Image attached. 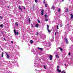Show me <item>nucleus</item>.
<instances>
[{"mask_svg":"<svg viewBox=\"0 0 73 73\" xmlns=\"http://www.w3.org/2000/svg\"><path fill=\"white\" fill-rule=\"evenodd\" d=\"M14 32L15 35H17H17H19V32H17L16 33V29H15L14 30Z\"/></svg>","mask_w":73,"mask_h":73,"instance_id":"nucleus-1","label":"nucleus"},{"mask_svg":"<svg viewBox=\"0 0 73 73\" xmlns=\"http://www.w3.org/2000/svg\"><path fill=\"white\" fill-rule=\"evenodd\" d=\"M53 58V56L52 55H50L49 57L48 58V59H50V60H52V58Z\"/></svg>","mask_w":73,"mask_h":73,"instance_id":"nucleus-2","label":"nucleus"},{"mask_svg":"<svg viewBox=\"0 0 73 73\" xmlns=\"http://www.w3.org/2000/svg\"><path fill=\"white\" fill-rule=\"evenodd\" d=\"M5 53L6 54L7 56V58H9V55H8V52H5Z\"/></svg>","mask_w":73,"mask_h":73,"instance_id":"nucleus-3","label":"nucleus"},{"mask_svg":"<svg viewBox=\"0 0 73 73\" xmlns=\"http://www.w3.org/2000/svg\"><path fill=\"white\" fill-rule=\"evenodd\" d=\"M65 39L66 40V44H68V39H67L66 38H65Z\"/></svg>","mask_w":73,"mask_h":73,"instance_id":"nucleus-4","label":"nucleus"},{"mask_svg":"<svg viewBox=\"0 0 73 73\" xmlns=\"http://www.w3.org/2000/svg\"><path fill=\"white\" fill-rule=\"evenodd\" d=\"M57 71H58V72L59 73H60V72H61V70H59V68H57Z\"/></svg>","mask_w":73,"mask_h":73,"instance_id":"nucleus-5","label":"nucleus"},{"mask_svg":"<svg viewBox=\"0 0 73 73\" xmlns=\"http://www.w3.org/2000/svg\"><path fill=\"white\" fill-rule=\"evenodd\" d=\"M35 27H36L37 28H38V24L37 23L35 25Z\"/></svg>","mask_w":73,"mask_h":73,"instance_id":"nucleus-6","label":"nucleus"},{"mask_svg":"<svg viewBox=\"0 0 73 73\" xmlns=\"http://www.w3.org/2000/svg\"><path fill=\"white\" fill-rule=\"evenodd\" d=\"M38 49H40V50L41 51H42V50H43V49L42 48H39V47H38Z\"/></svg>","mask_w":73,"mask_h":73,"instance_id":"nucleus-7","label":"nucleus"},{"mask_svg":"<svg viewBox=\"0 0 73 73\" xmlns=\"http://www.w3.org/2000/svg\"><path fill=\"white\" fill-rule=\"evenodd\" d=\"M41 15H43V13L44 12V10H42L41 11Z\"/></svg>","mask_w":73,"mask_h":73,"instance_id":"nucleus-8","label":"nucleus"},{"mask_svg":"<svg viewBox=\"0 0 73 73\" xmlns=\"http://www.w3.org/2000/svg\"><path fill=\"white\" fill-rule=\"evenodd\" d=\"M69 11V9L68 8L66 9V11H65V12H68Z\"/></svg>","mask_w":73,"mask_h":73,"instance_id":"nucleus-9","label":"nucleus"},{"mask_svg":"<svg viewBox=\"0 0 73 73\" xmlns=\"http://www.w3.org/2000/svg\"><path fill=\"white\" fill-rule=\"evenodd\" d=\"M44 17H45V18H47L48 17V15L46 14L44 15Z\"/></svg>","mask_w":73,"mask_h":73,"instance_id":"nucleus-10","label":"nucleus"},{"mask_svg":"<svg viewBox=\"0 0 73 73\" xmlns=\"http://www.w3.org/2000/svg\"><path fill=\"white\" fill-rule=\"evenodd\" d=\"M47 29H49V25H47Z\"/></svg>","mask_w":73,"mask_h":73,"instance_id":"nucleus-11","label":"nucleus"},{"mask_svg":"<svg viewBox=\"0 0 73 73\" xmlns=\"http://www.w3.org/2000/svg\"><path fill=\"white\" fill-rule=\"evenodd\" d=\"M62 73H66V72H65V70H63L62 71Z\"/></svg>","mask_w":73,"mask_h":73,"instance_id":"nucleus-12","label":"nucleus"},{"mask_svg":"<svg viewBox=\"0 0 73 73\" xmlns=\"http://www.w3.org/2000/svg\"><path fill=\"white\" fill-rule=\"evenodd\" d=\"M47 30L48 31L49 33H50V32H51V31H50V30H49V29H47Z\"/></svg>","mask_w":73,"mask_h":73,"instance_id":"nucleus-13","label":"nucleus"},{"mask_svg":"<svg viewBox=\"0 0 73 73\" xmlns=\"http://www.w3.org/2000/svg\"><path fill=\"white\" fill-rule=\"evenodd\" d=\"M19 9H21V11H22V8H21L19 6Z\"/></svg>","mask_w":73,"mask_h":73,"instance_id":"nucleus-14","label":"nucleus"},{"mask_svg":"<svg viewBox=\"0 0 73 73\" xmlns=\"http://www.w3.org/2000/svg\"><path fill=\"white\" fill-rule=\"evenodd\" d=\"M51 9H54V6H52L51 8Z\"/></svg>","mask_w":73,"mask_h":73,"instance_id":"nucleus-15","label":"nucleus"},{"mask_svg":"<svg viewBox=\"0 0 73 73\" xmlns=\"http://www.w3.org/2000/svg\"><path fill=\"white\" fill-rule=\"evenodd\" d=\"M59 49L61 51V52H62V50H63L62 49L61 47H60Z\"/></svg>","mask_w":73,"mask_h":73,"instance_id":"nucleus-16","label":"nucleus"},{"mask_svg":"<svg viewBox=\"0 0 73 73\" xmlns=\"http://www.w3.org/2000/svg\"><path fill=\"white\" fill-rule=\"evenodd\" d=\"M30 42L31 44H32L33 43V41L32 40H30Z\"/></svg>","mask_w":73,"mask_h":73,"instance_id":"nucleus-17","label":"nucleus"},{"mask_svg":"<svg viewBox=\"0 0 73 73\" xmlns=\"http://www.w3.org/2000/svg\"><path fill=\"white\" fill-rule=\"evenodd\" d=\"M3 24H1V25H0V27H1V28H3Z\"/></svg>","mask_w":73,"mask_h":73,"instance_id":"nucleus-18","label":"nucleus"},{"mask_svg":"<svg viewBox=\"0 0 73 73\" xmlns=\"http://www.w3.org/2000/svg\"><path fill=\"white\" fill-rule=\"evenodd\" d=\"M4 52L2 53L1 57H3L4 56Z\"/></svg>","mask_w":73,"mask_h":73,"instance_id":"nucleus-19","label":"nucleus"},{"mask_svg":"<svg viewBox=\"0 0 73 73\" xmlns=\"http://www.w3.org/2000/svg\"><path fill=\"white\" fill-rule=\"evenodd\" d=\"M60 11H61V9H60L58 8V12H60Z\"/></svg>","mask_w":73,"mask_h":73,"instance_id":"nucleus-20","label":"nucleus"},{"mask_svg":"<svg viewBox=\"0 0 73 73\" xmlns=\"http://www.w3.org/2000/svg\"><path fill=\"white\" fill-rule=\"evenodd\" d=\"M56 58H59V57H58V55H56Z\"/></svg>","mask_w":73,"mask_h":73,"instance_id":"nucleus-21","label":"nucleus"},{"mask_svg":"<svg viewBox=\"0 0 73 73\" xmlns=\"http://www.w3.org/2000/svg\"><path fill=\"white\" fill-rule=\"evenodd\" d=\"M29 23H31V19H30V18L29 19Z\"/></svg>","mask_w":73,"mask_h":73,"instance_id":"nucleus-22","label":"nucleus"},{"mask_svg":"<svg viewBox=\"0 0 73 73\" xmlns=\"http://www.w3.org/2000/svg\"><path fill=\"white\" fill-rule=\"evenodd\" d=\"M37 20L38 23H40V21L39 20H38V19H37Z\"/></svg>","mask_w":73,"mask_h":73,"instance_id":"nucleus-23","label":"nucleus"},{"mask_svg":"<svg viewBox=\"0 0 73 73\" xmlns=\"http://www.w3.org/2000/svg\"><path fill=\"white\" fill-rule=\"evenodd\" d=\"M15 25H17V26H18V24H17V22L15 23Z\"/></svg>","mask_w":73,"mask_h":73,"instance_id":"nucleus-24","label":"nucleus"},{"mask_svg":"<svg viewBox=\"0 0 73 73\" xmlns=\"http://www.w3.org/2000/svg\"><path fill=\"white\" fill-rule=\"evenodd\" d=\"M38 35V32H37L36 35V36H37Z\"/></svg>","mask_w":73,"mask_h":73,"instance_id":"nucleus-25","label":"nucleus"},{"mask_svg":"<svg viewBox=\"0 0 73 73\" xmlns=\"http://www.w3.org/2000/svg\"><path fill=\"white\" fill-rule=\"evenodd\" d=\"M45 0H44V2L43 3V4H45Z\"/></svg>","mask_w":73,"mask_h":73,"instance_id":"nucleus-26","label":"nucleus"},{"mask_svg":"<svg viewBox=\"0 0 73 73\" xmlns=\"http://www.w3.org/2000/svg\"><path fill=\"white\" fill-rule=\"evenodd\" d=\"M45 7H47V4H45Z\"/></svg>","mask_w":73,"mask_h":73,"instance_id":"nucleus-27","label":"nucleus"},{"mask_svg":"<svg viewBox=\"0 0 73 73\" xmlns=\"http://www.w3.org/2000/svg\"><path fill=\"white\" fill-rule=\"evenodd\" d=\"M48 19H46L45 21H48Z\"/></svg>","mask_w":73,"mask_h":73,"instance_id":"nucleus-28","label":"nucleus"},{"mask_svg":"<svg viewBox=\"0 0 73 73\" xmlns=\"http://www.w3.org/2000/svg\"><path fill=\"white\" fill-rule=\"evenodd\" d=\"M35 3H37V0H35Z\"/></svg>","mask_w":73,"mask_h":73,"instance_id":"nucleus-29","label":"nucleus"},{"mask_svg":"<svg viewBox=\"0 0 73 73\" xmlns=\"http://www.w3.org/2000/svg\"><path fill=\"white\" fill-rule=\"evenodd\" d=\"M44 69H46V67L45 66H44Z\"/></svg>","mask_w":73,"mask_h":73,"instance_id":"nucleus-30","label":"nucleus"},{"mask_svg":"<svg viewBox=\"0 0 73 73\" xmlns=\"http://www.w3.org/2000/svg\"><path fill=\"white\" fill-rule=\"evenodd\" d=\"M57 29H58V25L57 26Z\"/></svg>","mask_w":73,"mask_h":73,"instance_id":"nucleus-31","label":"nucleus"},{"mask_svg":"<svg viewBox=\"0 0 73 73\" xmlns=\"http://www.w3.org/2000/svg\"><path fill=\"white\" fill-rule=\"evenodd\" d=\"M3 39L4 40H5V41H6V40L5 39V38H4Z\"/></svg>","mask_w":73,"mask_h":73,"instance_id":"nucleus-32","label":"nucleus"},{"mask_svg":"<svg viewBox=\"0 0 73 73\" xmlns=\"http://www.w3.org/2000/svg\"><path fill=\"white\" fill-rule=\"evenodd\" d=\"M56 34H57V32H56L55 34V35H56Z\"/></svg>","mask_w":73,"mask_h":73,"instance_id":"nucleus-33","label":"nucleus"},{"mask_svg":"<svg viewBox=\"0 0 73 73\" xmlns=\"http://www.w3.org/2000/svg\"><path fill=\"white\" fill-rule=\"evenodd\" d=\"M11 43H12V44H13V41H11Z\"/></svg>","mask_w":73,"mask_h":73,"instance_id":"nucleus-34","label":"nucleus"},{"mask_svg":"<svg viewBox=\"0 0 73 73\" xmlns=\"http://www.w3.org/2000/svg\"><path fill=\"white\" fill-rule=\"evenodd\" d=\"M70 53H69L68 54V55H69V56H70Z\"/></svg>","mask_w":73,"mask_h":73,"instance_id":"nucleus-35","label":"nucleus"},{"mask_svg":"<svg viewBox=\"0 0 73 73\" xmlns=\"http://www.w3.org/2000/svg\"><path fill=\"white\" fill-rule=\"evenodd\" d=\"M0 18H1V19H3V18H2L1 16H0Z\"/></svg>","mask_w":73,"mask_h":73,"instance_id":"nucleus-36","label":"nucleus"},{"mask_svg":"<svg viewBox=\"0 0 73 73\" xmlns=\"http://www.w3.org/2000/svg\"><path fill=\"white\" fill-rule=\"evenodd\" d=\"M24 9H25V7H24Z\"/></svg>","mask_w":73,"mask_h":73,"instance_id":"nucleus-37","label":"nucleus"},{"mask_svg":"<svg viewBox=\"0 0 73 73\" xmlns=\"http://www.w3.org/2000/svg\"><path fill=\"white\" fill-rule=\"evenodd\" d=\"M62 2H63V1H64V0H62Z\"/></svg>","mask_w":73,"mask_h":73,"instance_id":"nucleus-38","label":"nucleus"},{"mask_svg":"<svg viewBox=\"0 0 73 73\" xmlns=\"http://www.w3.org/2000/svg\"><path fill=\"white\" fill-rule=\"evenodd\" d=\"M65 66H66V64H65Z\"/></svg>","mask_w":73,"mask_h":73,"instance_id":"nucleus-39","label":"nucleus"},{"mask_svg":"<svg viewBox=\"0 0 73 73\" xmlns=\"http://www.w3.org/2000/svg\"><path fill=\"white\" fill-rule=\"evenodd\" d=\"M58 68V66H57V68Z\"/></svg>","mask_w":73,"mask_h":73,"instance_id":"nucleus-40","label":"nucleus"},{"mask_svg":"<svg viewBox=\"0 0 73 73\" xmlns=\"http://www.w3.org/2000/svg\"><path fill=\"white\" fill-rule=\"evenodd\" d=\"M7 8H9V6H8Z\"/></svg>","mask_w":73,"mask_h":73,"instance_id":"nucleus-41","label":"nucleus"},{"mask_svg":"<svg viewBox=\"0 0 73 73\" xmlns=\"http://www.w3.org/2000/svg\"><path fill=\"white\" fill-rule=\"evenodd\" d=\"M1 50H3V48H1Z\"/></svg>","mask_w":73,"mask_h":73,"instance_id":"nucleus-42","label":"nucleus"},{"mask_svg":"<svg viewBox=\"0 0 73 73\" xmlns=\"http://www.w3.org/2000/svg\"><path fill=\"white\" fill-rule=\"evenodd\" d=\"M31 25L32 26V27H33V25L32 24H31Z\"/></svg>","mask_w":73,"mask_h":73,"instance_id":"nucleus-43","label":"nucleus"},{"mask_svg":"<svg viewBox=\"0 0 73 73\" xmlns=\"http://www.w3.org/2000/svg\"><path fill=\"white\" fill-rule=\"evenodd\" d=\"M67 25H69V24H67Z\"/></svg>","mask_w":73,"mask_h":73,"instance_id":"nucleus-44","label":"nucleus"},{"mask_svg":"<svg viewBox=\"0 0 73 73\" xmlns=\"http://www.w3.org/2000/svg\"><path fill=\"white\" fill-rule=\"evenodd\" d=\"M61 27H62V26H61Z\"/></svg>","mask_w":73,"mask_h":73,"instance_id":"nucleus-45","label":"nucleus"}]
</instances>
